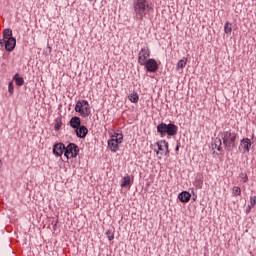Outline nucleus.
I'll use <instances>...</instances> for the list:
<instances>
[{
  "label": "nucleus",
  "instance_id": "f257e3e1",
  "mask_svg": "<svg viewBox=\"0 0 256 256\" xmlns=\"http://www.w3.org/2000/svg\"><path fill=\"white\" fill-rule=\"evenodd\" d=\"M133 17L136 21H143L149 11L153 10L149 0H133Z\"/></svg>",
  "mask_w": 256,
  "mask_h": 256
},
{
  "label": "nucleus",
  "instance_id": "f03ea898",
  "mask_svg": "<svg viewBox=\"0 0 256 256\" xmlns=\"http://www.w3.org/2000/svg\"><path fill=\"white\" fill-rule=\"evenodd\" d=\"M238 133L233 131H223L221 133V139L226 151H233L234 147H236Z\"/></svg>",
  "mask_w": 256,
  "mask_h": 256
},
{
  "label": "nucleus",
  "instance_id": "7ed1b4c3",
  "mask_svg": "<svg viewBox=\"0 0 256 256\" xmlns=\"http://www.w3.org/2000/svg\"><path fill=\"white\" fill-rule=\"evenodd\" d=\"M179 131V127L175 125V123H159L157 125V133H159L160 137H165L168 135L169 137H175Z\"/></svg>",
  "mask_w": 256,
  "mask_h": 256
},
{
  "label": "nucleus",
  "instance_id": "20e7f679",
  "mask_svg": "<svg viewBox=\"0 0 256 256\" xmlns=\"http://www.w3.org/2000/svg\"><path fill=\"white\" fill-rule=\"evenodd\" d=\"M75 111L80 113L81 117H89L91 115V107L88 100H78L75 105Z\"/></svg>",
  "mask_w": 256,
  "mask_h": 256
},
{
  "label": "nucleus",
  "instance_id": "39448f33",
  "mask_svg": "<svg viewBox=\"0 0 256 256\" xmlns=\"http://www.w3.org/2000/svg\"><path fill=\"white\" fill-rule=\"evenodd\" d=\"M150 54H151V50L147 45L141 48L140 52H138V63L141 66H146L147 69H148V58Z\"/></svg>",
  "mask_w": 256,
  "mask_h": 256
},
{
  "label": "nucleus",
  "instance_id": "423d86ee",
  "mask_svg": "<svg viewBox=\"0 0 256 256\" xmlns=\"http://www.w3.org/2000/svg\"><path fill=\"white\" fill-rule=\"evenodd\" d=\"M79 154V146L75 143H70L68 146H65L64 155L66 158H75Z\"/></svg>",
  "mask_w": 256,
  "mask_h": 256
},
{
  "label": "nucleus",
  "instance_id": "0eeeda50",
  "mask_svg": "<svg viewBox=\"0 0 256 256\" xmlns=\"http://www.w3.org/2000/svg\"><path fill=\"white\" fill-rule=\"evenodd\" d=\"M16 45L17 41L15 37H13V31H11V35H9L8 41H6V51H9V53H11V51H14Z\"/></svg>",
  "mask_w": 256,
  "mask_h": 256
},
{
  "label": "nucleus",
  "instance_id": "6e6552de",
  "mask_svg": "<svg viewBox=\"0 0 256 256\" xmlns=\"http://www.w3.org/2000/svg\"><path fill=\"white\" fill-rule=\"evenodd\" d=\"M159 68L157 60L155 58H149L147 60V71L148 72H157Z\"/></svg>",
  "mask_w": 256,
  "mask_h": 256
},
{
  "label": "nucleus",
  "instance_id": "1a4fd4ad",
  "mask_svg": "<svg viewBox=\"0 0 256 256\" xmlns=\"http://www.w3.org/2000/svg\"><path fill=\"white\" fill-rule=\"evenodd\" d=\"M66 151V146L64 143H56V145L53 146V153L56 156H62L63 152Z\"/></svg>",
  "mask_w": 256,
  "mask_h": 256
},
{
  "label": "nucleus",
  "instance_id": "9d476101",
  "mask_svg": "<svg viewBox=\"0 0 256 256\" xmlns=\"http://www.w3.org/2000/svg\"><path fill=\"white\" fill-rule=\"evenodd\" d=\"M76 135L80 139H85L86 135H88V128L85 125H79L76 130Z\"/></svg>",
  "mask_w": 256,
  "mask_h": 256
},
{
  "label": "nucleus",
  "instance_id": "9b49d317",
  "mask_svg": "<svg viewBox=\"0 0 256 256\" xmlns=\"http://www.w3.org/2000/svg\"><path fill=\"white\" fill-rule=\"evenodd\" d=\"M240 147L243 149L244 152H250L252 147L251 139H242V141H240Z\"/></svg>",
  "mask_w": 256,
  "mask_h": 256
},
{
  "label": "nucleus",
  "instance_id": "f8f14e48",
  "mask_svg": "<svg viewBox=\"0 0 256 256\" xmlns=\"http://www.w3.org/2000/svg\"><path fill=\"white\" fill-rule=\"evenodd\" d=\"M157 147H158L157 154H159L160 151H164V149H166L165 154H169V152H170V150H169V143L167 141H165V140L158 141Z\"/></svg>",
  "mask_w": 256,
  "mask_h": 256
},
{
  "label": "nucleus",
  "instance_id": "ddd939ff",
  "mask_svg": "<svg viewBox=\"0 0 256 256\" xmlns=\"http://www.w3.org/2000/svg\"><path fill=\"white\" fill-rule=\"evenodd\" d=\"M108 147H109L110 151H112V152L119 151V146L117 145V141H115L114 135L112 136L111 139H109Z\"/></svg>",
  "mask_w": 256,
  "mask_h": 256
},
{
  "label": "nucleus",
  "instance_id": "4468645a",
  "mask_svg": "<svg viewBox=\"0 0 256 256\" xmlns=\"http://www.w3.org/2000/svg\"><path fill=\"white\" fill-rule=\"evenodd\" d=\"M70 125H71V127H72L73 129L76 130L75 132L77 133V129H79V125H81V119H80V117H77V116L72 117V118L70 119Z\"/></svg>",
  "mask_w": 256,
  "mask_h": 256
},
{
  "label": "nucleus",
  "instance_id": "2eb2a0df",
  "mask_svg": "<svg viewBox=\"0 0 256 256\" xmlns=\"http://www.w3.org/2000/svg\"><path fill=\"white\" fill-rule=\"evenodd\" d=\"M131 176H124L121 180L122 188H129L131 186Z\"/></svg>",
  "mask_w": 256,
  "mask_h": 256
},
{
  "label": "nucleus",
  "instance_id": "dca6fc26",
  "mask_svg": "<svg viewBox=\"0 0 256 256\" xmlns=\"http://www.w3.org/2000/svg\"><path fill=\"white\" fill-rule=\"evenodd\" d=\"M178 198L180 199V201L187 203L191 199V194H189V192H181L178 195Z\"/></svg>",
  "mask_w": 256,
  "mask_h": 256
},
{
  "label": "nucleus",
  "instance_id": "f3484780",
  "mask_svg": "<svg viewBox=\"0 0 256 256\" xmlns=\"http://www.w3.org/2000/svg\"><path fill=\"white\" fill-rule=\"evenodd\" d=\"M13 80L14 82H16V86H19V87L24 86L25 80L24 78L19 76L18 73L14 74Z\"/></svg>",
  "mask_w": 256,
  "mask_h": 256
},
{
  "label": "nucleus",
  "instance_id": "a211bd4d",
  "mask_svg": "<svg viewBox=\"0 0 256 256\" xmlns=\"http://www.w3.org/2000/svg\"><path fill=\"white\" fill-rule=\"evenodd\" d=\"M212 147H214L215 149H217V151H223V148H222V139H220V137H216V138L214 139V143H213Z\"/></svg>",
  "mask_w": 256,
  "mask_h": 256
},
{
  "label": "nucleus",
  "instance_id": "6ab92c4d",
  "mask_svg": "<svg viewBox=\"0 0 256 256\" xmlns=\"http://www.w3.org/2000/svg\"><path fill=\"white\" fill-rule=\"evenodd\" d=\"M187 62H188V58L186 56H183V58H181V60H179L177 63V70H179V69L183 70V68H185Z\"/></svg>",
  "mask_w": 256,
  "mask_h": 256
},
{
  "label": "nucleus",
  "instance_id": "aec40b11",
  "mask_svg": "<svg viewBox=\"0 0 256 256\" xmlns=\"http://www.w3.org/2000/svg\"><path fill=\"white\" fill-rule=\"evenodd\" d=\"M62 125H63L62 117H56L55 123H54L55 131H60Z\"/></svg>",
  "mask_w": 256,
  "mask_h": 256
},
{
  "label": "nucleus",
  "instance_id": "412c9836",
  "mask_svg": "<svg viewBox=\"0 0 256 256\" xmlns=\"http://www.w3.org/2000/svg\"><path fill=\"white\" fill-rule=\"evenodd\" d=\"M233 29H232V23H229V21H226V23L224 24V32L227 35H230L232 33Z\"/></svg>",
  "mask_w": 256,
  "mask_h": 256
},
{
  "label": "nucleus",
  "instance_id": "4be33fe9",
  "mask_svg": "<svg viewBox=\"0 0 256 256\" xmlns=\"http://www.w3.org/2000/svg\"><path fill=\"white\" fill-rule=\"evenodd\" d=\"M129 100L132 101V103H138L139 101V94L137 92H133L128 96Z\"/></svg>",
  "mask_w": 256,
  "mask_h": 256
},
{
  "label": "nucleus",
  "instance_id": "5701e85b",
  "mask_svg": "<svg viewBox=\"0 0 256 256\" xmlns=\"http://www.w3.org/2000/svg\"><path fill=\"white\" fill-rule=\"evenodd\" d=\"M113 136H114V141H117V145L119 147L120 143H122L123 141L122 133H115Z\"/></svg>",
  "mask_w": 256,
  "mask_h": 256
},
{
  "label": "nucleus",
  "instance_id": "b1692460",
  "mask_svg": "<svg viewBox=\"0 0 256 256\" xmlns=\"http://www.w3.org/2000/svg\"><path fill=\"white\" fill-rule=\"evenodd\" d=\"M242 194V190L239 186H233L232 188V195H234V197H237V195H241Z\"/></svg>",
  "mask_w": 256,
  "mask_h": 256
},
{
  "label": "nucleus",
  "instance_id": "393cba45",
  "mask_svg": "<svg viewBox=\"0 0 256 256\" xmlns=\"http://www.w3.org/2000/svg\"><path fill=\"white\" fill-rule=\"evenodd\" d=\"M10 35H12V29H4L3 37L5 38V41H9Z\"/></svg>",
  "mask_w": 256,
  "mask_h": 256
},
{
  "label": "nucleus",
  "instance_id": "a878e982",
  "mask_svg": "<svg viewBox=\"0 0 256 256\" xmlns=\"http://www.w3.org/2000/svg\"><path fill=\"white\" fill-rule=\"evenodd\" d=\"M8 92L11 96H13L14 92H15V88H14V82L11 81L8 84Z\"/></svg>",
  "mask_w": 256,
  "mask_h": 256
},
{
  "label": "nucleus",
  "instance_id": "bb28decb",
  "mask_svg": "<svg viewBox=\"0 0 256 256\" xmlns=\"http://www.w3.org/2000/svg\"><path fill=\"white\" fill-rule=\"evenodd\" d=\"M106 236H107L108 241H113V239L115 238V235H114L113 231H111V230L106 231Z\"/></svg>",
  "mask_w": 256,
  "mask_h": 256
},
{
  "label": "nucleus",
  "instance_id": "cd10ccee",
  "mask_svg": "<svg viewBox=\"0 0 256 256\" xmlns=\"http://www.w3.org/2000/svg\"><path fill=\"white\" fill-rule=\"evenodd\" d=\"M240 178L243 180L244 183L248 182V180H249L246 172H240Z\"/></svg>",
  "mask_w": 256,
  "mask_h": 256
},
{
  "label": "nucleus",
  "instance_id": "c85d7f7f",
  "mask_svg": "<svg viewBox=\"0 0 256 256\" xmlns=\"http://www.w3.org/2000/svg\"><path fill=\"white\" fill-rule=\"evenodd\" d=\"M250 203H251V208L255 207L256 205V196H251L250 197Z\"/></svg>",
  "mask_w": 256,
  "mask_h": 256
},
{
  "label": "nucleus",
  "instance_id": "c756f323",
  "mask_svg": "<svg viewBox=\"0 0 256 256\" xmlns=\"http://www.w3.org/2000/svg\"><path fill=\"white\" fill-rule=\"evenodd\" d=\"M0 46L7 49V41H5V37H3V39H0Z\"/></svg>",
  "mask_w": 256,
  "mask_h": 256
},
{
  "label": "nucleus",
  "instance_id": "7c9ffc66",
  "mask_svg": "<svg viewBox=\"0 0 256 256\" xmlns=\"http://www.w3.org/2000/svg\"><path fill=\"white\" fill-rule=\"evenodd\" d=\"M251 209H252V206H251V198H250V203H248L247 205L246 213H251Z\"/></svg>",
  "mask_w": 256,
  "mask_h": 256
},
{
  "label": "nucleus",
  "instance_id": "2f4dec72",
  "mask_svg": "<svg viewBox=\"0 0 256 256\" xmlns=\"http://www.w3.org/2000/svg\"><path fill=\"white\" fill-rule=\"evenodd\" d=\"M196 186H197L198 188H202V186H203V183H201V182H198V184H196Z\"/></svg>",
  "mask_w": 256,
  "mask_h": 256
},
{
  "label": "nucleus",
  "instance_id": "473e14b6",
  "mask_svg": "<svg viewBox=\"0 0 256 256\" xmlns=\"http://www.w3.org/2000/svg\"><path fill=\"white\" fill-rule=\"evenodd\" d=\"M179 149H180V145H177L176 146V151H179Z\"/></svg>",
  "mask_w": 256,
  "mask_h": 256
},
{
  "label": "nucleus",
  "instance_id": "72a5a7b5",
  "mask_svg": "<svg viewBox=\"0 0 256 256\" xmlns=\"http://www.w3.org/2000/svg\"><path fill=\"white\" fill-rule=\"evenodd\" d=\"M89 1H94V0H89Z\"/></svg>",
  "mask_w": 256,
  "mask_h": 256
}]
</instances>
